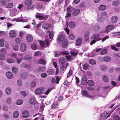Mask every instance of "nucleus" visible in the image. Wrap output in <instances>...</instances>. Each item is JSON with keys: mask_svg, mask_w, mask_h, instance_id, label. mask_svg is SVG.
I'll return each instance as SVG.
<instances>
[{"mask_svg": "<svg viewBox=\"0 0 120 120\" xmlns=\"http://www.w3.org/2000/svg\"><path fill=\"white\" fill-rule=\"evenodd\" d=\"M78 51L76 49H73L71 50L70 52V53L72 55L76 56L78 54Z\"/></svg>", "mask_w": 120, "mask_h": 120, "instance_id": "6ab92c4d", "label": "nucleus"}, {"mask_svg": "<svg viewBox=\"0 0 120 120\" xmlns=\"http://www.w3.org/2000/svg\"><path fill=\"white\" fill-rule=\"evenodd\" d=\"M29 102L31 104H35L37 103V102L34 97H32L30 99Z\"/></svg>", "mask_w": 120, "mask_h": 120, "instance_id": "f8f14e48", "label": "nucleus"}, {"mask_svg": "<svg viewBox=\"0 0 120 120\" xmlns=\"http://www.w3.org/2000/svg\"><path fill=\"white\" fill-rule=\"evenodd\" d=\"M12 70L14 73H16L18 71L16 68L15 67H13L12 68Z\"/></svg>", "mask_w": 120, "mask_h": 120, "instance_id": "13d9d810", "label": "nucleus"}, {"mask_svg": "<svg viewBox=\"0 0 120 120\" xmlns=\"http://www.w3.org/2000/svg\"><path fill=\"white\" fill-rule=\"evenodd\" d=\"M45 69V67H38V68L37 69V70L38 71H43Z\"/></svg>", "mask_w": 120, "mask_h": 120, "instance_id": "37998d69", "label": "nucleus"}, {"mask_svg": "<svg viewBox=\"0 0 120 120\" xmlns=\"http://www.w3.org/2000/svg\"><path fill=\"white\" fill-rule=\"evenodd\" d=\"M118 4H120V1H114L112 2L113 4L115 6H116Z\"/></svg>", "mask_w": 120, "mask_h": 120, "instance_id": "4d7b16f0", "label": "nucleus"}, {"mask_svg": "<svg viewBox=\"0 0 120 120\" xmlns=\"http://www.w3.org/2000/svg\"><path fill=\"white\" fill-rule=\"evenodd\" d=\"M19 11L16 8H14L10 11V14L11 16L15 15L19 13Z\"/></svg>", "mask_w": 120, "mask_h": 120, "instance_id": "39448f33", "label": "nucleus"}, {"mask_svg": "<svg viewBox=\"0 0 120 120\" xmlns=\"http://www.w3.org/2000/svg\"><path fill=\"white\" fill-rule=\"evenodd\" d=\"M114 26L112 25H110L107 26L105 28V31L108 34V32L109 31L112 29L114 27Z\"/></svg>", "mask_w": 120, "mask_h": 120, "instance_id": "9d476101", "label": "nucleus"}, {"mask_svg": "<svg viewBox=\"0 0 120 120\" xmlns=\"http://www.w3.org/2000/svg\"><path fill=\"white\" fill-rule=\"evenodd\" d=\"M31 57L29 55H26L24 57V58L25 60H29L31 59Z\"/></svg>", "mask_w": 120, "mask_h": 120, "instance_id": "0e129e2a", "label": "nucleus"}, {"mask_svg": "<svg viewBox=\"0 0 120 120\" xmlns=\"http://www.w3.org/2000/svg\"><path fill=\"white\" fill-rule=\"evenodd\" d=\"M87 80L85 76H83L82 79V84L83 85H85L86 84Z\"/></svg>", "mask_w": 120, "mask_h": 120, "instance_id": "aec40b11", "label": "nucleus"}, {"mask_svg": "<svg viewBox=\"0 0 120 120\" xmlns=\"http://www.w3.org/2000/svg\"><path fill=\"white\" fill-rule=\"evenodd\" d=\"M4 39H2L0 40V46H3L4 43Z\"/></svg>", "mask_w": 120, "mask_h": 120, "instance_id": "a18cd8bd", "label": "nucleus"}, {"mask_svg": "<svg viewBox=\"0 0 120 120\" xmlns=\"http://www.w3.org/2000/svg\"><path fill=\"white\" fill-rule=\"evenodd\" d=\"M51 41L49 39H46L44 41H39L41 46L45 47L49 46L50 41Z\"/></svg>", "mask_w": 120, "mask_h": 120, "instance_id": "f03ea898", "label": "nucleus"}, {"mask_svg": "<svg viewBox=\"0 0 120 120\" xmlns=\"http://www.w3.org/2000/svg\"><path fill=\"white\" fill-rule=\"evenodd\" d=\"M6 75L7 78L9 79H11L13 77L12 73L11 72H8L6 73Z\"/></svg>", "mask_w": 120, "mask_h": 120, "instance_id": "9b49d317", "label": "nucleus"}, {"mask_svg": "<svg viewBox=\"0 0 120 120\" xmlns=\"http://www.w3.org/2000/svg\"><path fill=\"white\" fill-rule=\"evenodd\" d=\"M32 3L31 0H26L24 2L26 6H30Z\"/></svg>", "mask_w": 120, "mask_h": 120, "instance_id": "f3484780", "label": "nucleus"}, {"mask_svg": "<svg viewBox=\"0 0 120 120\" xmlns=\"http://www.w3.org/2000/svg\"><path fill=\"white\" fill-rule=\"evenodd\" d=\"M107 52V50L106 49H105L102 50L100 52L101 55H104L106 54Z\"/></svg>", "mask_w": 120, "mask_h": 120, "instance_id": "e433bc0d", "label": "nucleus"}, {"mask_svg": "<svg viewBox=\"0 0 120 120\" xmlns=\"http://www.w3.org/2000/svg\"><path fill=\"white\" fill-rule=\"evenodd\" d=\"M54 35V33L52 31L50 32L49 35V37L50 39H52Z\"/></svg>", "mask_w": 120, "mask_h": 120, "instance_id": "4c0bfd02", "label": "nucleus"}, {"mask_svg": "<svg viewBox=\"0 0 120 120\" xmlns=\"http://www.w3.org/2000/svg\"><path fill=\"white\" fill-rule=\"evenodd\" d=\"M81 93L82 95L84 97H85L92 100H94L96 98L95 96H94L90 95L88 92L86 90H83L82 91Z\"/></svg>", "mask_w": 120, "mask_h": 120, "instance_id": "f257e3e1", "label": "nucleus"}, {"mask_svg": "<svg viewBox=\"0 0 120 120\" xmlns=\"http://www.w3.org/2000/svg\"><path fill=\"white\" fill-rule=\"evenodd\" d=\"M118 18L116 16H113L111 19V21L112 23H115L117 21Z\"/></svg>", "mask_w": 120, "mask_h": 120, "instance_id": "ddd939ff", "label": "nucleus"}, {"mask_svg": "<svg viewBox=\"0 0 120 120\" xmlns=\"http://www.w3.org/2000/svg\"><path fill=\"white\" fill-rule=\"evenodd\" d=\"M68 42L66 39H64L63 41L62 45V47L64 48H65L66 47L68 43Z\"/></svg>", "mask_w": 120, "mask_h": 120, "instance_id": "4468645a", "label": "nucleus"}, {"mask_svg": "<svg viewBox=\"0 0 120 120\" xmlns=\"http://www.w3.org/2000/svg\"><path fill=\"white\" fill-rule=\"evenodd\" d=\"M114 120H120V118L117 115H115L113 117Z\"/></svg>", "mask_w": 120, "mask_h": 120, "instance_id": "de8ad7c7", "label": "nucleus"}, {"mask_svg": "<svg viewBox=\"0 0 120 120\" xmlns=\"http://www.w3.org/2000/svg\"><path fill=\"white\" fill-rule=\"evenodd\" d=\"M15 60L13 58H10L7 59V61L9 64H11L13 63L14 61Z\"/></svg>", "mask_w": 120, "mask_h": 120, "instance_id": "cd10ccee", "label": "nucleus"}, {"mask_svg": "<svg viewBox=\"0 0 120 120\" xmlns=\"http://www.w3.org/2000/svg\"><path fill=\"white\" fill-rule=\"evenodd\" d=\"M26 48V44L24 43H22L20 45V49L22 52H25Z\"/></svg>", "mask_w": 120, "mask_h": 120, "instance_id": "6e6552de", "label": "nucleus"}, {"mask_svg": "<svg viewBox=\"0 0 120 120\" xmlns=\"http://www.w3.org/2000/svg\"><path fill=\"white\" fill-rule=\"evenodd\" d=\"M106 8V6L104 5H101L99 7V9L101 10H103L105 9Z\"/></svg>", "mask_w": 120, "mask_h": 120, "instance_id": "7c9ffc66", "label": "nucleus"}, {"mask_svg": "<svg viewBox=\"0 0 120 120\" xmlns=\"http://www.w3.org/2000/svg\"><path fill=\"white\" fill-rule=\"evenodd\" d=\"M38 63L40 64L45 65L46 64V62L44 60L40 59L38 61Z\"/></svg>", "mask_w": 120, "mask_h": 120, "instance_id": "a878e982", "label": "nucleus"}, {"mask_svg": "<svg viewBox=\"0 0 120 120\" xmlns=\"http://www.w3.org/2000/svg\"><path fill=\"white\" fill-rule=\"evenodd\" d=\"M49 26L48 24L46 23H44L42 26V28L45 29L48 28Z\"/></svg>", "mask_w": 120, "mask_h": 120, "instance_id": "3c124183", "label": "nucleus"}, {"mask_svg": "<svg viewBox=\"0 0 120 120\" xmlns=\"http://www.w3.org/2000/svg\"><path fill=\"white\" fill-rule=\"evenodd\" d=\"M58 105V104L57 102H55L52 105V107L53 108H55Z\"/></svg>", "mask_w": 120, "mask_h": 120, "instance_id": "e2e57ef3", "label": "nucleus"}, {"mask_svg": "<svg viewBox=\"0 0 120 120\" xmlns=\"http://www.w3.org/2000/svg\"><path fill=\"white\" fill-rule=\"evenodd\" d=\"M16 59L17 61V62L18 64H20L22 61V58H19L17 57Z\"/></svg>", "mask_w": 120, "mask_h": 120, "instance_id": "603ef678", "label": "nucleus"}, {"mask_svg": "<svg viewBox=\"0 0 120 120\" xmlns=\"http://www.w3.org/2000/svg\"><path fill=\"white\" fill-rule=\"evenodd\" d=\"M22 118H25L28 117L29 115V113L26 110L23 111L22 113Z\"/></svg>", "mask_w": 120, "mask_h": 120, "instance_id": "1a4fd4ad", "label": "nucleus"}, {"mask_svg": "<svg viewBox=\"0 0 120 120\" xmlns=\"http://www.w3.org/2000/svg\"><path fill=\"white\" fill-rule=\"evenodd\" d=\"M68 25L69 27L71 28H73L75 27V24L73 22H69Z\"/></svg>", "mask_w": 120, "mask_h": 120, "instance_id": "b1692460", "label": "nucleus"}, {"mask_svg": "<svg viewBox=\"0 0 120 120\" xmlns=\"http://www.w3.org/2000/svg\"><path fill=\"white\" fill-rule=\"evenodd\" d=\"M23 103V101L22 100L19 99L17 100L16 102L15 103L18 105H22Z\"/></svg>", "mask_w": 120, "mask_h": 120, "instance_id": "2f4dec72", "label": "nucleus"}, {"mask_svg": "<svg viewBox=\"0 0 120 120\" xmlns=\"http://www.w3.org/2000/svg\"><path fill=\"white\" fill-rule=\"evenodd\" d=\"M103 60L105 62H109L111 60V58L110 57L106 56L104 57L103 58Z\"/></svg>", "mask_w": 120, "mask_h": 120, "instance_id": "bb28decb", "label": "nucleus"}, {"mask_svg": "<svg viewBox=\"0 0 120 120\" xmlns=\"http://www.w3.org/2000/svg\"><path fill=\"white\" fill-rule=\"evenodd\" d=\"M89 36L88 34H86L84 38V39L85 41H87L89 39Z\"/></svg>", "mask_w": 120, "mask_h": 120, "instance_id": "052dcab7", "label": "nucleus"}, {"mask_svg": "<svg viewBox=\"0 0 120 120\" xmlns=\"http://www.w3.org/2000/svg\"><path fill=\"white\" fill-rule=\"evenodd\" d=\"M111 48L112 49L115 51H117L118 50V49L114 45H111Z\"/></svg>", "mask_w": 120, "mask_h": 120, "instance_id": "338daca9", "label": "nucleus"}, {"mask_svg": "<svg viewBox=\"0 0 120 120\" xmlns=\"http://www.w3.org/2000/svg\"><path fill=\"white\" fill-rule=\"evenodd\" d=\"M13 49L15 51L18 50V46L16 45H14L13 46Z\"/></svg>", "mask_w": 120, "mask_h": 120, "instance_id": "6e6d98bb", "label": "nucleus"}, {"mask_svg": "<svg viewBox=\"0 0 120 120\" xmlns=\"http://www.w3.org/2000/svg\"><path fill=\"white\" fill-rule=\"evenodd\" d=\"M73 71L72 70H70L69 72L68 73L67 75V77H69L71 75Z\"/></svg>", "mask_w": 120, "mask_h": 120, "instance_id": "69168bd1", "label": "nucleus"}, {"mask_svg": "<svg viewBox=\"0 0 120 120\" xmlns=\"http://www.w3.org/2000/svg\"><path fill=\"white\" fill-rule=\"evenodd\" d=\"M69 39L71 40H73L75 38V36L73 34H70L69 37Z\"/></svg>", "mask_w": 120, "mask_h": 120, "instance_id": "49530a36", "label": "nucleus"}, {"mask_svg": "<svg viewBox=\"0 0 120 120\" xmlns=\"http://www.w3.org/2000/svg\"><path fill=\"white\" fill-rule=\"evenodd\" d=\"M19 115V112L17 111H15L13 113V116L14 118H17Z\"/></svg>", "mask_w": 120, "mask_h": 120, "instance_id": "412c9836", "label": "nucleus"}, {"mask_svg": "<svg viewBox=\"0 0 120 120\" xmlns=\"http://www.w3.org/2000/svg\"><path fill=\"white\" fill-rule=\"evenodd\" d=\"M108 113L109 111H106L104 112L101 115V117H103V118H104L106 116Z\"/></svg>", "mask_w": 120, "mask_h": 120, "instance_id": "58836bf2", "label": "nucleus"}, {"mask_svg": "<svg viewBox=\"0 0 120 120\" xmlns=\"http://www.w3.org/2000/svg\"><path fill=\"white\" fill-rule=\"evenodd\" d=\"M82 42V39L81 38H78L76 41V45L78 46H79L81 44Z\"/></svg>", "mask_w": 120, "mask_h": 120, "instance_id": "a211bd4d", "label": "nucleus"}, {"mask_svg": "<svg viewBox=\"0 0 120 120\" xmlns=\"http://www.w3.org/2000/svg\"><path fill=\"white\" fill-rule=\"evenodd\" d=\"M44 89L42 87H39L36 89L35 91V94L37 95H40L43 94Z\"/></svg>", "mask_w": 120, "mask_h": 120, "instance_id": "20e7f679", "label": "nucleus"}, {"mask_svg": "<svg viewBox=\"0 0 120 120\" xmlns=\"http://www.w3.org/2000/svg\"><path fill=\"white\" fill-rule=\"evenodd\" d=\"M54 72L53 70L52 69H49L47 71V73L48 74L52 75Z\"/></svg>", "mask_w": 120, "mask_h": 120, "instance_id": "79ce46f5", "label": "nucleus"}, {"mask_svg": "<svg viewBox=\"0 0 120 120\" xmlns=\"http://www.w3.org/2000/svg\"><path fill=\"white\" fill-rule=\"evenodd\" d=\"M16 33L15 31L13 30H10L9 33V36L11 38H15L16 36Z\"/></svg>", "mask_w": 120, "mask_h": 120, "instance_id": "423d86ee", "label": "nucleus"}, {"mask_svg": "<svg viewBox=\"0 0 120 120\" xmlns=\"http://www.w3.org/2000/svg\"><path fill=\"white\" fill-rule=\"evenodd\" d=\"M31 47L32 49L33 50H35L37 49V46L35 43H33L31 45Z\"/></svg>", "mask_w": 120, "mask_h": 120, "instance_id": "c9c22d12", "label": "nucleus"}, {"mask_svg": "<svg viewBox=\"0 0 120 120\" xmlns=\"http://www.w3.org/2000/svg\"><path fill=\"white\" fill-rule=\"evenodd\" d=\"M17 84L19 86H21L22 84V82L21 80L20 79L18 80L17 81Z\"/></svg>", "mask_w": 120, "mask_h": 120, "instance_id": "5fc2aeb1", "label": "nucleus"}, {"mask_svg": "<svg viewBox=\"0 0 120 120\" xmlns=\"http://www.w3.org/2000/svg\"><path fill=\"white\" fill-rule=\"evenodd\" d=\"M73 10V8L72 7L69 6L67 7V10L68 12H71Z\"/></svg>", "mask_w": 120, "mask_h": 120, "instance_id": "a19ab883", "label": "nucleus"}, {"mask_svg": "<svg viewBox=\"0 0 120 120\" xmlns=\"http://www.w3.org/2000/svg\"><path fill=\"white\" fill-rule=\"evenodd\" d=\"M102 79L105 82H107L108 81V79L106 75H103L102 76Z\"/></svg>", "mask_w": 120, "mask_h": 120, "instance_id": "c85d7f7f", "label": "nucleus"}, {"mask_svg": "<svg viewBox=\"0 0 120 120\" xmlns=\"http://www.w3.org/2000/svg\"><path fill=\"white\" fill-rule=\"evenodd\" d=\"M33 38L32 36L30 34H28L26 36V40L29 42H31L33 40Z\"/></svg>", "mask_w": 120, "mask_h": 120, "instance_id": "dca6fc26", "label": "nucleus"}, {"mask_svg": "<svg viewBox=\"0 0 120 120\" xmlns=\"http://www.w3.org/2000/svg\"><path fill=\"white\" fill-rule=\"evenodd\" d=\"M36 17L38 18L40 20H45L48 17V16L47 15H44L43 14H40L39 13H37L35 15Z\"/></svg>", "mask_w": 120, "mask_h": 120, "instance_id": "7ed1b4c3", "label": "nucleus"}, {"mask_svg": "<svg viewBox=\"0 0 120 120\" xmlns=\"http://www.w3.org/2000/svg\"><path fill=\"white\" fill-rule=\"evenodd\" d=\"M64 65H62L60 67V71L61 72L63 73L64 71Z\"/></svg>", "mask_w": 120, "mask_h": 120, "instance_id": "8fccbe9b", "label": "nucleus"}, {"mask_svg": "<svg viewBox=\"0 0 120 120\" xmlns=\"http://www.w3.org/2000/svg\"><path fill=\"white\" fill-rule=\"evenodd\" d=\"M65 36L63 34H62L59 35L58 37L57 40L59 41H61L64 38Z\"/></svg>", "mask_w": 120, "mask_h": 120, "instance_id": "2eb2a0df", "label": "nucleus"}, {"mask_svg": "<svg viewBox=\"0 0 120 120\" xmlns=\"http://www.w3.org/2000/svg\"><path fill=\"white\" fill-rule=\"evenodd\" d=\"M17 21L18 22H27L28 21V20L27 19H20L18 20Z\"/></svg>", "mask_w": 120, "mask_h": 120, "instance_id": "c756f323", "label": "nucleus"}, {"mask_svg": "<svg viewBox=\"0 0 120 120\" xmlns=\"http://www.w3.org/2000/svg\"><path fill=\"white\" fill-rule=\"evenodd\" d=\"M88 67V64L87 63L85 64L83 66V69L85 70Z\"/></svg>", "mask_w": 120, "mask_h": 120, "instance_id": "bf43d9fd", "label": "nucleus"}, {"mask_svg": "<svg viewBox=\"0 0 120 120\" xmlns=\"http://www.w3.org/2000/svg\"><path fill=\"white\" fill-rule=\"evenodd\" d=\"M99 37V34H93L91 38L92 39L95 40L97 41L101 40Z\"/></svg>", "mask_w": 120, "mask_h": 120, "instance_id": "0eeeda50", "label": "nucleus"}, {"mask_svg": "<svg viewBox=\"0 0 120 120\" xmlns=\"http://www.w3.org/2000/svg\"><path fill=\"white\" fill-rule=\"evenodd\" d=\"M15 41L18 44H19L21 42L20 39L18 38H16L15 39Z\"/></svg>", "mask_w": 120, "mask_h": 120, "instance_id": "774afa93", "label": "nucleus"}, {"mask_svg": "<svg viewBox=\"0 0 120 120\" xmlns=\"http://www.w3.org/2000/svg\"><path fill=\"white\" fill-rule=\"evenodd\" d=\"M89 62L90 64L93 65L95 64L96 63L95 61L92 59L90 60Z\"/></svg>", "mask_w": 120, "mask_h": 120, "instance_id": "680f3d73", "label": "nucleus"}, {"mask_svg": "<svg viewBox=\"0 0 120 120\" xmlns=\"http://www.w3.org/2000/svg\"><path fill=\"white\" fill-rule=\"evenodd\" d=\"M61 54L68 55L69 54V52L68 51H63L61 52Z\"/></svg>", "mask_w": 120, "mask_h": 120, "instance_id": "c03bdc74", "label": "nucleus"}, {"mask_svg": "<svg viewBox=\"0 0 120 120\" xmlns=\"http://www.w3.org/2000/svg\"><path fill=\"white\" fill-rule=\"evenodd\" d=\"M104 20L105 18L104 17H102L98 19V21L99 23H101L104 22Z\"/></svg>", "mask_w": 120, "mask_h": 120, "instance_id": "473e14b6", "label": "nucleus"}, {"mask_svg": "<svg viewBox=\"0 0 120 120\" xmlns=\"http://www.w3.org/2000/svg\"><path fill=\"white\" fill-rule=\"evenodd\" d=\"M80 10L78 9L74 10L72 13V14L73 15H76L80 12Z\"/></svg>", "mask_w": 120, "mask_h": 120, "instance_id": "393cba45", "label": "nucleus"}, {"mask_svg": "<svg viewBox=\"0 0 120 120\" xmlns=\"http://www.w3.org/2000/svg\"><path fill=\"white\" fill-rule=\"evenodd\" d=\"M13 6V4L12 3H9L6 6V8H12Z\"/></svg>", "mask_w": 120, "mask_h": 120, "instance_id": "72a5a7b5", "label": "nucleus"}, {"mask_svg": "<svg viewBox=\"0 0 120 120\" xmlns=\"http://www.w3.org/2000/svg\"><path fill=\"white\" fill-rule=\"evenodd\" d=\"M36 84V82L35 81H32L30 83V87L33 88L35 86Z\"/></svg>", "mask_w": 120, "mask_h": 120, "instance_id": "ea45409f", "label": "nucleus"}, {"mask_svg": "<svg viewBox=\"0 0 120 120\" xmlns=\"http://www.w3.org/2000/svg\"><path fill=\"white\" fill-rule=\"evenodd\" d=\"M5 57V55L2 53L0 54V59L3 60L4 59Z\"/></svg>", "mask_w": 120, "mask_h": 120, "instance_id": "864d4df0", "label": "nucleus"}, {"mask_svg": "<svg viewBox=\"0 0 120 120\" xmlns=\"http://www.w3.org/2000/svg\"><path fill=\"white\" fill-rule=\"evenodd\" d=\"M64 60L63 58H60L59 60L60 63L61 64H63L64 62Z\"/></svg>", "mask_w": 120, "mask_h": 120, "instance_id": "09e8293b", "label": "nucleus"}, {"mask_svg": "<svg viewBox=\"0 0 120 120\" xmlns=\"http://www.w3.org/2000/svg\"><path fill=\"white\" fill-rule=\"evenodd\" d=\"M5 92L6 94L8 95H9L11 92V88L9 87H7L5 89Z\"/></svg>", "mask_w": 120, "mask_h": 120, "instance_id": "5701e85b", "label": "nucleus"}, {"mask_svg": "<svg viewBox=\"0 0 120 120\" xmlns=\"http://www.w3.org/2000/svg\"><path fill=\"white\" fill-rule=\"evenodd\" d=\"M89 86H93L94 84V83L91 80L88 81L87 82Z\"/></svg>", "mask_w": 120, "mask_h": 120, "instance_id": "f704fd0d", "label": "nucleus"}, {"mask_svg": "<svg viewBox=\"0 0 120 120\" xmlns=\"http://www.w3.org/2000/svg\"><path fill=\"white\" fill-rule=\"evenodd\" d=\"M101 49V48H99L96 49L94 50L92 52V53L94 55L93 56H94L95 55V54H96L95 53L96 52L100 51Z\"/></svg>", "mask_w": 120, "mask_h": 120, "instance_id": "4be33fe9", "label": "nucleus"}]
</instances>
